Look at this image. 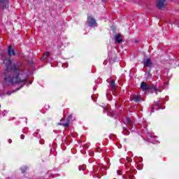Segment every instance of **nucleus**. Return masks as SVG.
Returning <instances> with one entry per match:
<instances>
[{
  "label": "nucleus",
  "mask_w": 179,
  "mask_h": 179,
  "mask_svg": "<svg viewBox=\"0 0 179 179\" xmlns=\"http://www.w3.org/2000/svg\"><path fill=\"white\" fill-rule=\"evenodd\" d=\"M154 106H157V107H159V102H155Z\"/></svg>",
  "instance_id": "412c9836"
},
{
  "label": "nucleus",
  "mask_w": 179,
  "mask_h": 179,
  "mask_svg": "<svg viewBox=\"0 0 179 179\" xmlns=\"http://www.w3.org/2000/svg\"><path fill=\"white\" fill-rule=\"evenodd\" d=\"M106 168L103 164H97L94 166L92 176L94 178H101V176H104Z\"/></svg>",
  "instance_id": "f03ea898"
},
{
  "label": "nucleus",
  "mask_w": 179,
  "mask_h": 179,
  "mask_svg": "<svg viewBox=\"0 0 179 179\" xmlns=\"http://www.w3.org/2000/svg\"><path fill=\"white\" fill-rule=\"evenodd\" d=\"M142 166V164H137V166Z\"/></svg>",
  "instance_id": "393cba45"
},
{
  "label": "nucleus",
  "mask_w": 179,
  "mask_h": 179,
  "mask_svg": "<svg viewBox=\"0 0 179 179\" xmlns=\"http://www.w3.org/2000/svg\"><path fill=\"white\" fill-rule=\"evenodd\" d=\"M87 23L90 27H94L97 26V22L96 21V19H94V17H93L92 15L87 16Z\"/></svg>",
  "instance_id": "20e7f679"
},
{
  "label": "nucleus",
  "mask_w": 179,
  "mask_h": 179,
  "mask_svg": "<svg viewBox=\"0 0 179 179\" xmlns=\"http://www.w3.org/2000/svg\"><path fill=\"white\" fill-rule=\"evenodd\" d=\"M3 64L6 65L7 72H10V76L4 78L6 82L10 85H18L19 83H24L27 80V76L23 71L19 70V66L12 64L10 59L2 57Z\"/></svg>",
  "instance_id": "f257e3e1"
},
{
  "label": "nucleus",
  "mask_w": 179,
  "mask_h": 179,
  "mask_svg": "<svg viewBox=\"0 0 179 179\" xmlns=\"http://www.w3.org/2000/svg\"><path fill=\"white\" fill-rule=\"evenodd\" d=\"M41 145H44V140L41 139L40 140Z\"/></svg>",
  "instance_id": "aec40b11"
},
{
  "label": "nucleus",
  "mask_w": 179,
  "mask_h": 179,
  "mask_svg": "<svg viewBox=\"0 0 179 179\" xmlns=\"http://www.w3.org/2000/svg\"><path fill=\"white\" fill-rule=\"evenodd\" d=\"M151 113H155V106H152Z\"/></svg>",
  "instance_id": "4be33fe9"
},
{
  "label": "nucleus",
  "mask_w": 179,
  "mask_h": 179,
  "mask_svg": "<svg viewBox=\"0 0 179 179\" xmlns=\"http://www.w3.org/2000/svg\"><path fill=\"white\" fill-rule=\"evenodd\" d=\"M117 173L118 176H122V171L117 170Z\"/></svg>",
  "instance_id": "f3484780"
},
{
  "label": "nucleus",
  "mask_w": 179,
  "mask_h": 179,
  "mask_svg": "<svg viewBox=\"0 0 179 179\" xmlns=\"http://www.w3.org/2000/svg\"><path fill=\"white\" fill-rule=\"evenodd\" d=\"M20 138H21V139H24V134H22V135L20 136Z\"/></svg>",
  "instance_id": "5701e85b"
},
{
  "label": "nucleus",
  "mask_w": 179,
  "mask_h": 179,
  "mask_svg": "<svg viewBox=\"0 0 179 179\" xmlns=\"http://www.w3.org/2000/svg\"><path fill=\"white\" fill-rule=\"evenodd\" d=\"M50 55H51V53H50V52H45L43 57L41 58V61H45V59H47V58L50 57Z\"/></svg>",
  "instance_id": "f8f14e48"
},
{
  "label": "nucleus",
  "mask_w": 179,
  "mask_h": 179,
  "mask_svg": "<svg viewBox=\"0 0 179 179\" xmlns=\"http://www.w3.org/2000/svg\"><path fill=\"white\" fill-rule=\"evenodd\" d=\"M7 5H8V0H0L1 9H6Z\"/></svg>",
  "instance_id": "0eeeda50"
},
{
  "label": "nucleus",
  "mask_w": 179,
  "mask_h": 179,
  "mask_svg": "<svg viewBox=\"0 0 179 179\" xmlns=\"http://www.w3.org/2000/svg\"><path fill=\"white\" fill-rule=\"evenodd\" d=\"M8 55H15V50L12 49V46H8Z\"/></svg>",
  "instance_id": "2eb2a0df"
},
{
  "label": "nucleus",
  "mask_w": 179,
  "mask_h": 179,
  "mask_svg": "<svg viewBox=\"0 0 179 179\" xmlns=\"http://www.w3.org/2000/svg\"><path fill=\"white\" fill-rule=\"evenodd\" d=\"M134 43L135 44H141V42L139 41H138V40H135L134 41Z\"/></svg>",
  "instance_id": "6ab92c4d"
},
{
  "label": "nucleus",
  "mask_w": 179,
  "mask_h": 179,
  "mask_svg": "<svg viewBox=\"0 0 179 179\" xmlns=\"http://www.w3.org/2000/svg\"><path fill=\"white\" fill-rule=\"evenodd\" d=\"M141 88L142 89V90H143L144 92L145 90H149V89H152L154 90L157 93V92H162V90H159V89H157L155 86H152V87H150L149 85H148V84H146V83L145 82H142L141 85Z\"/></svg>",
  "instance_id": "7ed1b4c3"
},
{
  "label": "nucleus",
  "mask_w": 179,
  "mask_h": 179,
  "mask_svg": "<svg viewBox=\"0 0 179 179\" xmlns=\"http://www.w3.org/2000/svg\"><path fill=\"white\" fill-rule=\"evenodd\" d=\"M72 118H73V116L72 115H69L66 122H62V125H63V127H69V121H71Z\"/></svg>",
  "instance_id": "6e6552de"
},
{
  "label": "nucleus",
  "mask_w": 179,
  "mask_h": 179,
  "mask_svg": "<svg viewBox=\"0 0 179 179\" xmlns=\"http://www.w3.org/2000/svg\"><path fill=\"white\" fill-rule=\"evenodd\" d=\"M89 146H90V144H89V143H86L85 145H84V148L85 149H87L89 148Z\"/></svg>",
  "instance_id": "a211bd4d"
},
{
  "label": "nucleus",
  "mask_w": 179,
  "mask_h": 179,
  "mask_svg": "<svg viewBox=\"0 0 179 179\" xmlns=\"http://www.w3.org/2000/svg\"><path fill=\"white\" fill-rule=\"evenodd\" d=\"M123 122L127 125L129 129H132L134 123H132L131 119H129V117H125L124 120H123Z\"/></svg>",
  "instance_id": "39448f33"
},
{
  "label": "nucleus",
  "mask_w": 179,
  "mask_h": 179,
  "mask_svg": "<svg viewBox=\"0 0 179 179\" xmlns=\"http://www.w3.org/2000/svg\"><path fill=\"white\" fill-rule=\"evenodd\" d=\"M0 108H1V105H0Z\"/></svg>",
  "instance_id": "cd10ccee"
},
{
  "label": "nucleus",
  "mask_w": 179,
  "mask_h": 179,
  "mask_svg": "<svg viewBox=\"0 0 179 179\" xmlns=\"http://www.w3.org/2000/svg\"><path fill=\"white\" fill-rule=\"evenodd\" d=\"M138 170H141V166L139 168H138Z\"/></svg>",
  "instance_id": "a878e982"
},
{
  "label": "nucleus",
  "mask_w": 179,
  "mask_h": 179,
  "mask_svg": "<svg viewBox=\"0 0 179 179\" xmlns=\"http://www.w3.org/2000/svg\"><path fill=\"white\" fill-rule=\"evenodd\" d=\"M110 86L113 92H115V90H117V86L115 85V81L114 80H112L110 82Z\"/></svg>",
  "instance_id": "9b49d317"
},
{
  "label": "nucleus",
  "mask_w": 179,
  "mask_h": 179,
  "mask_svg": "<svg viewBox=\"0 0 179 179\" xmlns=\"http://www.w3.org/2000/svg\"><path fill=\"white\" fill-rule=\"evenodd\" d=\"M144 66H152V60L150 59H147L145 61L143 62Z\"/></svg>",
  "instance_id": "ddd939ff"
},
{
  "label": "nucleus",
  "mask_w": 179,
  "mask_h": 179,
  "mask_svg": "<svg viewBox=\"0 0 179 179\" xmlns=\"http://www.w3.org/2000/svg\"><path fill=\"white\" fill-rule=\"evenodd\" d=\"M123 134L124 135H129V131L127 128H123Z\"/></svg>",
  "instance_id": "dca6fc26"
},
{
  "label": "nucleus",
  "mask_w": 179,
  "mask_h": 179,
  "mask_svg": "<svg viewBox=\"0 0 179 179\" xmlns=\"http://www.w3.org/2000/svg\"><path fill=\"white\" fill-rule=\"evenodd\" d=\"M12 142V139H8V143H11Z\"/></svg>",
  "instance_id": "b1692460"
},
{
  "label": "nucleus",
  "mask_w": 179,
  "mask_h": 179,
  "mask_svg": "<svg viewBox=\"0 0 179 179\" xmlns=\"http://www.w3.org/2000/svg\"><path fill=\"white\" fill-rule=\"evenodd\" d=\"M115 41H116V43H118V44L122 43V38H121L120 34H117L115 36Z\"/></svg>",
  "instance_id": "4468645a"
},
{
  "label": "nucleus",
  "mask_w": 179,
  "mask_h": 179,
  "mask_svg": "<svg viewBox=\"0 0 179 179\" xmlns=\"http://www.w3.org/2000/svg\"><path fill=\"white\" fill-rule=\"evenodd\" d=\"M164 2H165L164 0H157V8H158V9L162 10V9H163V8L164 7Z\"/></svg>",
  "instance_id": "423d86ee"
},
{
  "label": "nucleus",
  "mask_w": 179,
  "mask_h": 179,
  "mask_svg": "<svg viewBox=\"0 0 179 179\" xmlns=\"http://www.w3.org/2000/svg\"><path fill=\"white\" fill-rule=\"evenodd\" d=\"M130 99L131 100V101H135L136 103H138V101H141V100H142V99L136 95H132L130 97Z\"/></svg>",
  "instance_id": "9d476101"
},
{
  "label": "nucleus",
  "mask_w": 179,
  "mask_h": 179,
  "mask_svg": "<svg viewBox=\"0 0 179 179\" xmlns=\"http://www.w3.org/2000/svg\"><path fill=\"white\" fill-rule=\"evenodd\" d=\"M22 173H24V171H22Z\"/></svg>",
  "instance_id": "bb28decb"
},
{
  "label": "nucleus",
  "mask_w": 179,
  "mask_h": 179,
  "mask_svg": "<svg viewBox=\"0 0 179 179\" xmlns=\"http://www.w3.org/2000/svg\"><path fill=\"white\" fill-rule=\"evenodd\" d=\"M122 178L124 179H134V174L129 173V172H127L126 174L123 175Z\"/></svg>",
  "instance_id": "1a4fd4ad"
}]
</instances>
